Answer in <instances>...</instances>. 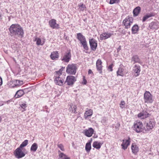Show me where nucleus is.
Instances as JSON below:
<instances>
[{"mask_svg": "<svg viewBox=\"0 0 159 159\" xmlns=\"http://www.w3.org/2000/svg\"><path fill=\"white\" fill-rule=\"evenodd\" d=\"M11 36L15 37H22L24 34L23 30L21 26L18 24L12 25L9 29Z\"/></svg>", "mask_w": 159, "mask_h": 159, "instance_id": "nucleus-1", "label": "nucleus"}, {"mask_svg": "<svg viewBox=\"0 0 159 159\" xmlns=\"http://www.w3.org/2000/svg\"><path fill=\"white\" fill-rule=\"evenodd\" d=\"M76 65L74 64H68L66 68V72L68 74L75 75L76 72Z\"/></svg>", "mask_w": 159, "mask_h": 159, "instance_id": "nucleus-2", "label": "nucleus"}, {"mask_svg": "<svg viewBox=\"0 0 159 159\" xmlns=\"http://www.w3.org/2000/svg\"><path fill=\"white\" fill-rule=\"evenodd\" d=\"M134 129L137 132L139 133L143 131L144 132L143 124L142 122L137 120L134 125Z\"/></svg>", "mask_w": 159, "mask_h": 159, "instance_id": "nucleus-3", "label": "nucleus"}, {"mask_svg": "<svg viewBox=\"0 0 159 159\" xmlns=\"http://www.w3.org/2000/svg\"><path fill=\"white\" fill-rule=\"evenodd\" d=\"M155 122L153 120H151L143 127V130L146 132L151 130L155 126Z\"/></svg>", "mask_w": 159, "mask_h": 159, "instance_id": "nucleus-4", "label": "nucleus"}, {"mask_svg": "<svg viewBox=\"0 0 159 159\" xmlns=\"http://www.w3.org/2000/svg\"><path fill=\"white\" fill-rule=\"evenodd\" d=\"M133 21V18L131 17L128 16L123 20V23L125 26L126 29H129L130 28V25L132 24Z\"/></svg>", "mask_w": 159, "mask_h": 159, "instance_id": "nucleus-5", "label": "nucleus"}, {"mask_svg": "<svg viewBox=\"0 0 159 159\" xmlns=\"http://www.w3.org/2000/svg\"><path fill=\"white\" fill-rule=\"evenodd\" d=\"M144 100L145 102L148 103H152L153 101L152 95L149 92L147 91L144 93Z\"/></svg>", "mask_w": 159, "mask_h": 159, "instance_id": "nucleus-6", "label": "nucleus"}, {"mask_svg": "<svg viewBox=\"0 0 159 159\" xmlns=\"http://www.w3.org/2000/svg\"><path fill=\"white\" fill-rule=\"evenodd\" d=\"M71 57L70 51L65 52L63 56L61 57V60L63 62L68 63L71 59Z\"/></svg>", "mask_w": 159, "mask_h": 159, "instance_id": "nucleus-7", "label": "nucleus"}, {"mask_svg": "<svg viewBox=\"0 0 159 159\" xmlns=\"http://www.w3.org/2000/svg\"><path fill=\"white\" fill-rule=\"evenodd\" d=\"M22 148H20L19 147L16 150L15 155L16 158L19 159L22 158L25 156V154L22 151Z\"/></svg>", "mask_w": 159, "mask_h": 159, "instance_id": "nucleus-8", "label": "nucleus"}, {"mask_svg": "<svg viewBox=\"0 0 159 159\" xmlns=\"http://www.w3.org/2000/svg\"><path fill=\"white\" fill-rule=\"evenodd\" d=\"M76 80V79L75 77L71 75L68 76L66 77L65 82L67 83L68 85H72L74 84Z\"/></svg>", "mask_w": 159, "mask_h": 159, "instance_id": "nucleus-9", "label": "nucleus"}, {"mask_svg": "<svg viewBox=\"0 0 159 159\" xmlns=\"http://www.w3.org/2000/svg\"><path fill=\"white\" fill-rule=\"evenodd\" d=\"M150 116L151 114L146 110L143 111L139 113L138 115V117L141 119H144L149 117Z\"/></svg>", "mask_w": 159, "mask_h": 159, "instance_id": "nucleus-10", "label": "nucleus"}, {"mask_svg": "<svg viewBox=\"0 0 159 159\" xmlns=\"http://www.w3.org/2000/svg\"><path fill=\"white\" fill-rule=\"evenodd\" d=\"M89 43L91 49L94 51H95L97 47V41L93 39H89Z\"/></svg>", "mask_w": 159, "mask_h": 159, "instance_id": "nucleus-11", "label": "nucleus"}, {"mask_svg": "<svg viewBox=\"0 0 159 159\" xmlns=\"http://www.w3.org/2000/svg\"><path fill=\"white\" fill-rule=\"evenodd\" d=\"M49 24L50 27L53 29H58L59 25L56 23V20L54 19H52L49 21Z\"/></svg>", "mask_w": 159, "mask_h": 159, "instance_id": "nucleus-12", "label": "nucleus"}, {"mask_svg": "<svg viewBox=\"0 0 159 159\" xmlns=\"http://www.w3.org/2000/svg\"><path fill=\"white\" fill-rule=\"evenodd\" d=\"M133 68V71L135 73L134 76L136 77L138 76L141 71L140 66L139 65H135Z\"/></svg>", "mask_w": 159, "mask_h": 159, "instance_id": "nucleus-13", "label": "nucleus"}, {"mask_svg": "<svg viewBox=\"0 0 159 159\" xmlns=\"http://www.w3.org/2000/svg\"><path fill=\"white\" fill-rule=\"evenodd\" d=\"M84 132L85 136L89 137L92 136L94 132V130L92 128H89L88 129H86L84 130Z\"/></svg>", "mask_w": 159, "mask_h": 159, "instance_id": "nucleus-14", "label": "nucleus"}, {"mask_svg": "<svg viewBox=\"0 0 159 159\" xmlns=\"http://www.w3.org/2000/svg\"><path fill=\"white\" fill-rule=\"evenodd\" d=\"M102 62L100 59H98L96 62V66L97 70L101 74L102 73Z\"/></svg>", "mask_w": 159, "mask_h": 159, "instance_id": "nucleus-15", "label": "nucleus"}, {"mask_svg": "<svg viewBox=\"0 0 159 159\" xmlns=\"http://www.w3.org/2000/svg\"><path fill=\"white\" fill-rule=\"evenodd\" d=\"M112 35V34L108 32L103 33L100 35V39L101 40L106 39L110 37Z\"/></svg>", "mask_w": 159, "mask_h": 159, "instance_id": "nucleus-16", "label": "nucleus"}, {"mask_svg": "<svg viewBox=\"0 0 159 159\" xmlns=\"http://www.w3.org/2000/svg\"><path fill=\"white\" fill-rule=\"evenodd\" d=\"M131 62H133V64L136 63H138L140 64L142 63L140 59L139 58L138 56L137 55H134L133 56L131 59Z\"/></svg>", "mask_w": 159, "mask_h": 159, "instance_id": "nucleus-17", "label": "nucleus"}, {"mask_svg": "<svg viewBox=\"0 0 159 159\" xmlns=\"http://www.w3.org/2000/svg\"><path fill=\"white\" fill-rule=\"evenodd\" d=\"M130 138H129L128 140H123V143L121 144V146L122 147V148L124 150L127 149L128 146L129 145L130 141Z\"/></svg>", "mask_w": 159, "mask_h": 159, "instance_id": "nucleus-18", "label": "nucleus"}, {"mask_svg": "<svg viewBox=\"0 0 159 159\" xmlns=\"http://www.w3.org/2000/svg\"><path fill=\"white\" fill-rule=\"evenodd\" d=\"M131 148L133 153L134 154H136L139 150V147L134 143L132 144Z\"/></svg>", "mask_w": 159, "mask_h": 159, "instance_id": "nucleus-19", "label": "nucleus"}, {"mask_svg": "<svg viewBox=\"0 0 159 159\" xmlns=\"http://www.w3.org/2000/svg\"><path fill=\"white\" fill-rule=\"evenodd\" d=\"M54 81L57 84L59 85H62L64 81L60 77L57 76L56 77L54 80Z\"/></svg>", "mask_w": 159, "mask_h": 159, "instance_id": "nucleus-20", "label": "nucleus"}, {"mask_svg": "<svg viewBox=\"0 0 159 159\" xmlns=\"http://www.w3.org/2000/svg\"><path fill=\"white\" fill-rule=\"evenodd\" d=\"M139 30V27L137 24L134 25L132 28L131 31L132 34H137Z\"/></svg>", "mask_w": 159, "mask_h": 159, "instance_id": "nucleus-21", "label": "nucleus"}, {"mask_svg": "<svg viewBox=\"0 0 159 159\" xmlns=\"http://www.w3.org/2000/svg\"><path fill=\"white\" fill-rule=\"evenodd\" d=\"M155 14L153 13H147L145 15L143 16L142 21L144 22L149 18L154 16Z\"/></svg>", "mask_w": 159, "mask_h": 159, "instance_id": "nucleus-22", "label": "nucleus"}, {"mask_svg": "<svg viewBox=\"0 0 159 159\" xmlns=\"http://www.w3.org/2000/svg\"><path fill=\"white\" fill-rule=\"evenodd\" d=\"M141 11V8L138 6L135 8L133 11L134 16L135 17L138 15Z\"/></svg>", "mask_w": 159, "mask_h": 159, "instance_id": "nucleus-23", "label": "nucleus"}, {"mask_svg": "<svg viewBox=\"0 0 159 159\" xmlns=\"http://www.w3.org/2000/svg\"><path fill=\"white\" fill-rule=\"evenodd\" d=\"M24 94V91L22 89H20L17 91L16 92L15 97L16 98H19L22 96Z\"/></svg>", "mask_w": 159, "mask_h": 159, "instance_id": "nucleus-24", "label": "nucleus"}, {"mask_svg": "<svg viewBox=\"0 0 159 159\" xmlns=\"http://www.w3.org/2000/svg\"><path fill=\"white\" fill-rule=\"evenodd\" d=\"M103 143L99 142L98 141L94 142L93 144V146L97 149H99L100 148L101 146L102 145Z\"/></svg>", "mask_w": 159, "mask_h": 159, "instance_id": "nucleus-25", "label": "nucleus"}, {"mask_svg": "<svg viewBox=\"0 0 159 159\" xmlns=\"http://www.w3.org/2000/svg\"><path fill=\"white\" fill-rule=\"evenodd\" d=\"M59 55L57 51L53 52L51 53L50 57L52 60H55L58 58Z\"/></svg>", "mask_w": 159, "mask_h": 159, "instance_id": "nucleus-26", "label": "nucleus"}, {"mask_svg": "<svg viewBox=\"0 0 159 159\" xmlns=\"http://www.w3.org/2000/svg\"><path fill=\"white\" fill-rule=\"evenodd\" d=\"M77 38L80 42L86 40L85 37L81 33H78L77 34Z\"/></svg>", "mask_w": 159, "mask_h": 159, "instance_id": "nucleus-27", "label": "nucleus"}, {"mask_svg": "<svg viewBox=\"0 0 159 159\" xmlns=\"http://www.w3.org/2000/svg\"><path fill=\"white\" fill-rule=\"evenodd\" d=\"M77 107L75 105H70V107L69 108V110L71 113H73L76 114L77 113L76 112Z\"/></svg>", "mask_w": 159, "mask_h": 159, "instance_id": "nucleus-28", "label": "nucleus"}, {"mask_svg": "<svg viewBox=\"0 0 159 159\" xmlns=\"http://www.w3.org/2000/svg\"><path fill=\"white\" fill-rule=\"evenodd\" d=\"M59 159H70L69 157L60 151H59Z\"/></svg>", "mask_w": 159, "mask_h": 159, "instance_id": "nucleus-29", "label": "nucleus"}, {"mask_svg": "<svg viewBox=\"0 0 159 159\" xmlns=\"http://www.w3.org/2000/svg\"><path fill=\"white\" fill-rule=\"evenodd\" d=\"M93 114V111L91 109H89L86 111L84 114V117L86 119L89 116H91Z\"/></svg>", "mask_w": 159, "mask_h": 159, "instance_id": "nucleus-30", "label": "nucleus"}, {"mask_svg": "<svg viewBox=\"0 0 159 159\" xmlns=\"http://www.w3.org/2000/svg\"><path fill=\"white\" fill-rule=\"evenodd\" d=\"M92 139H91V140L89 142L87 143L85 146V150L87 152H89L91 149V143Z\"/></svg>", "mask_w": 159, "mask_h": 159, "instance_id": "nucleus-31", "label": "nucleus"}, {"mask_svg": "<svg viewBox=\"0 0 159 159\" xmlns=\"http://www.w3.org/2000/svg\"><path fill=\"white\" fill-rule=\"evenodd\" d=\"M123 70L124 69L122 68L121 67L119 68L117 71V76L120 75L123 76Z\"/></svg>", "mask_w": 159, "mask_h": 159, "instance_id": "nucleus-32", "label": "nucleus"}, {"mask_svg": "<svg viewBox=\"0 0 159 159\" xmlns=\"http://www.w3.org/2000/svg\"><path fill=\"white\" fill-rule=\"evenodd\" d=\"M13 82L15 86H20L22 85L23 84V81L18 80H15Z\"/></svg>", "mask_w": 159, "mask_h": 159, "instance_id": "nucleus-33", "label": "nucleus"}, {"mask_svg": "<svg viewBox=\"0 0 159 159\" xmlns=\"http://www.w3.org/2000/svg\"><path fill=\"white\" fill-rule=\"evenodd\" d=\"M38 147L37 144L36 143H34L32 145L30 148V150L35 152L37 150Z\"/></svg>", "mask_w": 159, "mask_h": 159, "instance_id": "nucleus-34", "label": "nucleus"}, {"mask_svg": "<svg viewBox=\"0 0 159 159\" xmlns=\"http://www.w3.org/2000/svg\"><path fill=\"white\" fill-rule=\"evenodd\" d=\"M82 45L83 46L84 48L86 50H88V47L87 45V43L86 41V40H84V41H83L80 42Z\"/></svg>", "mask_w": 159, "mask_h": 159, "instance_id": "nucleus-35", "label": "nucleus"}, {"mask_svg": "<svg viewBox=\"0 0 159 159\" xmlns=\"http://www.w3.org/2000/svg\"><path fill=\"white\" fill-rule=\"evenodd\" d=\"M36 44L38 45H42L44 43V41L43 40L42 41L41 39L37 38L36 39Z\"/></svg>", "mask_w": 159, "mask_h": 159, "instance_id": "nucleus-36", "label": "nucleus"}, {"mask_svg": "<svg viewBox=\"0 0 159 159\" xmlns=\"http://www.w3.org/2000/svg\"><path fill=\"white\" fill-rule=\"evenodd\" d=\"M28 141L27 140H25L24 141L20 144L19 148H22L26 146L28 144Z\"/></svg>", "mask_w": 159, "mask_h": 159, "instance_id": "nucleus-37", "label": "nucleus"}, {"mask_svg": "<svg viewBox=\"0 0 159 159\" xmlns=\"http://www.w3.org/2000/svg\"><path fill=\"white\" fill-rule=\"evenodd\" d=\"M78 6L79 7L78 10L79 11H83L86 8L85 5L83 3L78 5Z\"/></svg>", "mask_w": 159, "mask_h": 159, "instance_id": "nucleus-38", "label": "nucleus"}, {"mask_svg": "<svg viewBox=\"0 0 159 159\" xmlns=\"http://www.w3.org/2000/svg\"><path fill=\"white\" fill-rule=\"evenodd\" d=\"M119 2V0H110V4H112L116 3H118Z\"/></svg>", "mask_w": 159, "mask_h": 159, "instance_id": "nucleus-39", "label": "nucleus"}, {"mask_svg": "<svg viewBox=\"0 0 159 159\" xmlns=\"http://www.w3.org/2000/svg\"><path fill=\"white\" fill-rule=\"evenodd\" d=\"M58 147L62 151L64 150V148L63 145L61 144H59L57 145Z\"/></svg>", "mask_w": 159, "mask_h": 159, "instance_id": "nucleus-40", "label": "nucleus"}, {"mask_svg": "<svg viewBox=\"0 0 159 159\" xmlns=\"http://www.w3.org/2000/svg\"><path fill=\"white\" fill-rule=\"evenodd\" d=\"M113 64H111L110 65H109L108 67V70L111 71H112L113 70L112 67Z\"/></svg>", "mask_w": 159, "mask_h": 159, "instance_id": "nucleus-41", "label": "nucleus"}, {"mask_svg": "<svg viewBox=\"0 0 159 159\" xmlns=\"http://www.w3.org/2000/svg\"><path fill=\"white\" fill-rule=\"evenodd\" d=\"M20 107L22 108H23L24 110V111H25V109L26 107V105L25 103H23V104L20 105Z\"/></svg>", "mask_w": 159, "mask_h": 159, "instance_id": "nucleus-42", "label": "nucleus"}, {"mask_svg": "<svg viewBox=\"0 0 159 159\" xmlns=\"http://www.w3.org/2000/svg\"><path fill=\"white\" fill-rule=\"evenodd\" d=\"M125 102L124 101H121V103L120 104V107L121 108H123L124 107V106L125 104Z\"/></svg>", "mask_w": 159, "mask_h": 159, "instance_id": "nucleus-43", "label": "nucleus"}, {"mask_svg": "<svg viewBox=\"0 0 159 159\" xmlns=\"http://www.w3.org/2000/svg\"><path fill=\"white\" fill-rule=\"evenodd\" d=\"M83 78H84V79H83V82L82 83L84 84H87V80L85 79L84 76Z\"/></svg>", "mask_w": 159, "mask_h": 159, "instance_id": "nucleus-44", "label": "nucleus"}, {"mask_svg": "<svg viewBox=\"0 0 159 159\" xmlns=\"http://www.w3.org/2000/svg\"><path fill=\"white\" fill-rule=\"evenodd\" d=\"M154 24V23H151L150 24L149 27H150V28L151 29H152L153 28V27H152V26H153Z\"/></svg>", "mask_w": 159, "mask_h": 159, "instance_id": "nucleus-45", "label": "nucleus"}, {"mask_svg": "<svg viewBox=\"0 0 159 159\" xmlns=\"http://www.w3.org/2000/svg\"><path fill=\"white\" fill-rule=\"evenodd\" d=\"M62 70H61V69H60L59 71L57 72V73L58 75H61V71Z\"/></svg>", "mask_w": 159, "mask_h": 159, "instance_id": "nucleus-46", "label": "nucleus"}, {"mask_svg": "<svg viewBox=\"0 0 159 159\" xmlns=\"http://www.w3.org/2000/svg\"><path fill=\"white\" fill-rule=\"evenodd\" d=\"M88 73L89 74L93 73L91 69H89V70Z\"/></svg>", "mask_w": 159, "mask_h": 159, "instance_id": "nucleus-47", "label": "nucleus"}, {"mask_svg": "<svg viewBox=\"0 0 159 159\" xmlns=\"http://www.w3.org/2000/svg\"><path fill=\"white\" fill-rule=\"evenodd\" d=\"M2 84V78L0 77V86Z\"/></svg>", "mask_w": 159, "mask_h": 159, "instance_id": "nucleus-48", "label": "nucleus"}, {"mask_svg": "<svg viewBox=\"0 0 159 159\" xmlns=\"http://www.w3.org/2000/svg\"><path fill=\"white\" fill-rule=\"evenodd\" d=\"M2 14L0 12V19H2Z\"/></svg>", "mask_w": 159, "mask_h": 159, "instance_id": "nucleus-49", "label": "nucleus"}, {"mask_svg": "<svg viewBox=\"0 0 159 159\" xmlns=\"http://www.w3.org/2000/svg\"><path fill=\"white\" fill-rule=\"evenodd\" d=\"M1 120H2V118H1V117L0 116V122L1 121Z\"/></svg>", "mask_w": 159, "mask_h": 159, "instance_id": "nucleus-50", "label": "nucleus"}, {"mask_svg": "<svg viewBox=\"0 0 159 159\" xmlns=\"http://www.w3.org/2000/svg\"><path fill=\"white\" fill-rule=\"evenodd\" d=\"M9 101H7L6 102L7 103H9Z\"/></svg>", "mask_w": 159, "mask_h": 159, "instance_id": "nucleus-51", "label": "nucleus"}, {"mask_svg": "<svg viewBox=\"0 0 159 159\" xmlns=\"http://www.w3.org/2000/svg\"><path fill=\"white\" fill-rule=\"evenodd\" d=\"M117 125H118V126H119V125H120V124H117Z\"/></svg>", "mask_w": 159, "mask_h": 159, "instance_id": "nucleus-52", "label": "nucleus"}]
</instances>
